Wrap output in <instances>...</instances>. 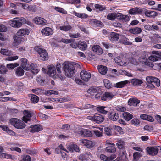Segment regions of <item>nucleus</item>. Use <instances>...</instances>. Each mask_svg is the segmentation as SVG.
Returning <instances> with one entry per match:
<instances>
[{
  "mask_svg": "<svg viewBox=\"0 0 161 161\" xmlns=\"http://www.w3.org/2000/svg\"><path fill=\"white\" fill-rule=\"evenodd\" d=\"M116 109L119 111L124 112L125 110V108L121 106H118L116 107Z\"/></svg>",
  "mask_w": 161,
  "mask_h": 161,
  "instance_id": "64",
  "label": "nucleus"
},
{
  "mask_svg": "<svg viewBox=\"0 0 161 161\" xmlns=\"http://www.w3.org/2000/svg\"><path fill=\"white\" fill-rule=\"evenodd\" d=\"M159 52L153 51L152 52V54L149 57V59L153 61H157L160 59Z\"/></svg>",
  "mask_w": 161,
  "mask_h": 161,
  "instance_id": "10",
  "label": "nucleus"
},
{
  "mask_svg": "<svg viewBox=\"0 0 161 161\" xmlns=\"http://www.w3.org/2000/svg\"><path fill=\"white\" fill-rule=\"evenodd\" d=\"M97 94L95 95L94 97L96 99H101V97L103 95L104 93H103V92L101 91V90L100 91H99L98 92H97L96 93Z\"/></svg>",
  "mask_w": 161,
  "mask_h": 161,
  "instance_id": "50",
  "label": "nucleus"
},
{
  "mask_svg": "<svg viewBox=\"0 0 161 161\" xmlns=\"http://www.w3.org/2000/svg\"><path fill=\"white\" fill-rule=\"evenodd\" d=\"M146 60V61H142V64L149 66L151 68H153L154 64L152 62L149 61L148 60H147V59Z\"/></svg>",
  "mask_w": 161,
  "mask_h": 161,
  "instance_id": "47",
  "label": "nucleus"
},
{
  "mask_svg": "<svg viewBox=\"0 0 161 161\" xmlns=\"http://www.w3.org/2000/svg\"><path fill=\"white\" fill-rule=\"evenodd\" d=\"M129 31L132 34H137L140 33L142 31V30L140 28L136 27V28L131 29Z\"/></svg>",
  "mask_w": 161,
  "mask_h": 161,
  "instance_id": "36",
  "label": "nucleus"
},
{
  "mask_svg": "<svg viewBox=\"0 0 161 161\" xmlns=\"http://www.w3.org/2000/svg\"><path fill=\"white\" fill-rule=\"evenodd\" d=\"M29 33L28 29H21L18 31L17 35L18 36H22L25 35H28Z\"/></svg>",
  "mask_w": 161,
  "mask_h": 161,
  "instance_id": "24",
  "label": "nucleus"
},
{
  "mask_svg": "<svg viewBox=\"0 0 161 161\" xmlns=\"http://www.w3.org/2000/svg\"><path fill=\"white\" fill-rule=\"evenodd\" d=\"M119 115L118 113L114 112L110 113L108 115L109 118L111 120L115 121L119 118Z\"/></svg>",
  "mask_w": 161,
  "mask_h": 161,
  "instance_id": "27",
  "label": "nucleus"
},
{
  "mask_svg": "<svg viewBox=\"0 0 161 161\" xmlns=\"http://www.w3.org/2000/svg\"><path fill=\"white\" fill-rule=\"evenodd\" d=\"M25 20L23 18H14L13 20L9 21L10 25L12 27L19 28L21 26L23 23H25Z\"/></svg>",
  "mask_w": 161,
  "mask_h": 161,
  "instance_id": "3",
  "label": "nucleus"
},
{
  "mask_svg": "<svg viewBox=\"0 0 161 161\" xmlns=\"http://www.w3.org/2000/svg\"><path fill=\"white\" fill-rule=\"evenodd\" d=\"M71 28L72 27L69 25H63L59 27V29L61 30L64 31H69L71 29Z\"/></svg>",
  "mask_w": 161,
  "mask_h": 161,
  "instance_id": "44",
  "label": "nucleus"
},
{
  "mask_svg": "<svg viewBox=\"0 0 161 161\" xmlns=\"http://www.w3.org/2000/svg\"><path fill=\"white\" fill-rule=\"evenodd\" d=\"M128 103L129 105L130 106H137L140 103V101L136 98H132L130 99Z\"/></svg>",
  "mask_w": 161,
  "mask_h": 161,
  "instance_id": "18",
  "label": "nucleus"
},
{
  "mask_svg": "<svg viewBox=\"0 0 161 161\" xmlns=\"http://www.w3.org/2000/svg\"><path fill=\"white\" fill-rule=\"evenodd\" d=\"M0 52L2 54L6 56H10L12 54L11 51L5 49H1Z\"/></svg>",
  "mask_w": 161,
  "mask_h": 161,
  "instance_id": "38",
  "label": "nucleus"
},
{
  "mask_svg": "<svg viewBox=\"0 0 161 161\" xmlns=\"http://www.w3.org/2000/svg\"><path fill=\"white\" fill-rule=\"evenodd\" d=\"M34 49L39 54L40 59L42 60H45L46 59H47L48 55L45 50L40 48L38 46L35 47Z\"/></svg>",
  "mask_w": 161,
  "mask_h": 161,
  "instance_id": "4",
  "label": "nucleus"
},
{
  "mask_svg": "<svg viewBox=\"0 0 161 161\" xmlns=\"http://www.w3.org/2000/svg\"><path fill=\"white\" fill-rule=\"evenodd\" d=\"M80 142L88 148H91L94 145L93 143L90 140L86 139H82L80 141Z\"/></svg>",
  "mask_w": 161,
  "mask_h": 161,
  "instance_id": "11",
  "label": "nucleus"
},
{
  "mask_svg": "<svg viewBox=\"0 0 161 161\" xmlns=\"http://www.w3.org/2000/svg\"><path fill=\"white\" fill-rule=\"evenodd\" d=\"M130 82L128 80H125L117 83L115 87L117 88H122L124 87L126 84L129 83Z\"/></svg>",
  "mask_w": 161,
  "mask_h": 161,
  "instance_id": "29",
  "label": "nucleus"
},
{
  "mask_svg": "<svg viewBox=\"0 0 161 161\" xmlns=\"http://www.w3.org/2000/svg\"><path fill=\"white\" fill-rule=\"evenodd\" d=\"M133 156L134 158L136 160H137L141 157L142 155L139 152H136L134 153Z\"/></svg>",
  "mask_w": 161,
  "mask_h": 161,
  "instance_id": "54",
  "label": "nucleus"
},
{
  "mask_svg": "<svg viewBox=\"0 0 161 161\" xmlns=\"http://www.w3.org/2000/svg\"><path fill=\"white\" fill-rule=\"evenodd\" d=\"M78 47L81 50H85L87 47V45L84 42H81L78 45Z\"/></svg>",
  "mask_w": 161,
  "mask_h": 161,
  "instance_id": "46",
  "label": "nucleus"
},
{
  "mask_svg": "<svg viewBox=\"0 0 161 161\" xmlns=\"http://www.w3.org/2000/svg\"><path fill=\"white\" fill-rule=\"evenodd\" d=\"M11 156L8 154H6L4 153H0V158H9L11 157Z\"/></svg>",
  "mask_w": 161,
  "mask_h": 161,
  "instance_id": "53",
  "label": "nucleus"
},
{
  "mask_svg": "<svg viewBox=\"0 0 161 161\" xmlns=\"http://www.w3.org/2000/svg\"><path fill=\"white\" fill-rule=\"evenodd\" d=\"M104 130L105 135L108 136H111L112 134V132L110 128L108 127H106L104 128Z\"/></svg>",
  "mask_w": 161,
  "mask_h": 161,
  "instance_id": "39",
  "label": "nucleus"
},
{
  "mask_svg": "<svg viewBox=\"0 0 161 161\" xmlns=\"http://www.w3.org/2000/svg\"><path fill=\"white\" fill-rule=\"evenodd\" d=\"M68 148L69 151L72 152H73L74 150L75 152H79L80 151V149L78 146L74 144H72L69 145Z\"/></svg>",
  "mask_w": 161,
  "mask_h": 161,
  "instance_id": "22",
  "label": "nucleus"
},
{
  "mask_svg": "<svg viewBox=\"0 0 161 161\" xmlns=\"http://www.w3.org/2000/svg\"><path fill=\"white\" fill-rule=\"evenodd\" d=\"M28 10L29 11L31 12H35L36 10V7L35 5H30L29 6Z\"/></svg>",
  "mask_w": 161,
  "mask_h": 161,
  "instance_id": "62",
  "label": "nucleus"
},
{
  "mask_svg": "<svg viewBox=\"0 0 161 161\" xmlns=\"http://www.w3.org/2000/svg\"><path fill=\"white\" fill-rule=\"evenodd\" d=\"M34 22L37 25H44L46 24L47 21L44 18L36 17L33 19Z\"/></svg>",
  "mask_w": 161,
  "mask_h": 161,
  "instance_id": "9",
  "label": "nucleus"
},
{
  "mask_svg": "<svg viewBox=\"0 0 161 161\" xmlns=\"http://www.w3.org/2000/svg\"><path fill=\"white\" fill-rule=\"evenodd\" d=\"M142 9L135 7L130 9L129 11V13L131 15L140 14L142 13Z\"/></svg>",
  "mask_w": 161,
  "mask_h": 161,
  "instance_id": "13",
  "label": "nucleus"
},
{
  "mask_svg": "<svg viewBox=\"0 0 161 161\" xmlns=\"http://www.w3.org/2000/svg\"><path fill=\"white\" fill-rule=\"evenodd\" d=\"M30 66V69H31V70L30 69L29 70L33 74H36L38 72V70L37 69L36 67L37 66L36 65L34 64H31Z\"/></svg>",
  "mask_w": 161,
  "mask_h": 161,
  "instance_id": "33",
  "label": "nucleus"
},
{
  "mask_svg": "<svg viewBox=\"0 0 161 161\" xmlns=\"http://www.w3.org/2000/svg\"><path fill=\"white\" fill-rule=\"evenodd\" d=\"M95 7L97 9H98L99 11H103L105 9V7H103L102 5L99 4H96L95 5Z\"/></svg>",
  "mask_w": 161,
  "mask_h": 161,
  "instance_id": "58",
  "label": "nucleus"
},
{
  "mask_svg": "<svg viewBox=\"0 0 161 161\" xmlns=\"http://www.w3.org/2000/svg\"><path fill=\"white\" fill-rule=\"evenodd\" d=\"M85 130V129L79 128L77 130L75 131L76 134H78L80 136L83 137Z\"/></svg>",
  "mask_w": 161,
  "mask_h": 161,
  "instance_id": "43",
  "label": "nucleus"
},
{
  "mask_svg": "<svg viewBox=\"0 0 161 161\" xmlns=\"http://www.w3.org/2000/svg\"><path fill=\"white\" fill-rule=\"evenodd\" d=\"M14 44L15 46H17L19 44H20L23 39L21 37H19L17 36H14Z\"/></svg>",
  "mask_w": 161,
  "mask_h": 161,
  "instance_id": "37",
  "label": "nucleus"
},
{
  "mask_svg": "<svg viewBox=\"0 0 161 161\" xmlns=\"http://www.w3.org/2000/svg\"><path fill=\"white\" fill-rule=\"evenodd\" d=\"M110 145L107 146L105 149V151L109 153H114L116 151V149L114 147L115 145L114 143H107Z\"/></svg>",
  "mask_w": 161,
  "mask_h": 161,
  "instance_id": "26",
  "label": "nucleus"
},
{
  "mask_svg": "<svg viewBox=\"0 0 161 161\" xmlns=\"http://www.w3.org/2000/svg\"><path fill=\"white\" fill-rule=\"evenodd\" d=\"M145 15L149 17H154L155 16L157 15V13L155 11H149L146 10L145 12Z\"/></svg>",
  "mask_w": 161,
  "mask_h": 161,
  "instance_id": "31",
  "label": "nucleus"
},
{
  "mask_svg": "<svg viewBox=\"0 0 161 161\" xmlns=\"http://www.w3.org/2000/svg\"><path fill=\"white\" fill-rule=\"evenodd\" d=\"M104 84L105 86L108 89H109L111 87L112 84L109 80L105 79L104 80Z\"/></svg>",
  "mask_w": 161,
  "mask_h": 161,
  "instance_id": "45",
  "label": "nucleus"
},
{
  "mask_svg": "<svg viewBox=\"0 0 161 161\" xmlns=\"http://www.w3.org/2000/svg\"><path fill=\"white\" fill-rule=\"evenodd\" d=\"M63 70L66 76L70 77L73 75L75 70L73 65L68 62H65L62 64Z\"/></svg>",
  "mask_w": 161,
  "mask_h": 161,
  "instance_id": "1",
  "label": "nucleus"
},
{
  "mask_svg": "<svg viewBox=\"0 0 161 161\" xmlns=\"http://www.w3.org/2000/svg\"><path fill=\"white\" fill-rule=\"evenodd\" d=\"M23 68L19 67L16 69L15 73L17 76H21L23 75L24 73V71Z\"/></svg>",
  "mask_w": 161,
  "mask_h": 161,
  "instance_id": "34",
  "label": "nucleus"
},
{
  "mask_svg": "<svg viewBox=\"0 0 161 161\" xmlns=\"http://www.w3.org/2000/svg\"><path fill=\"white\" fill-rule=\"evenodd\" d=\"M30 131L32 132H38L42 130V127L39 125H31Z\"/></svg>",
  "mask_w": 161,
  "mask_h": 161,
  "instance_id": "25",
  "label": "nucleus"
},
{
  "mask_svg": "<svg viewBox=\"0 0 161 161\" xmlns=\"http://www.w3.org/2000/svg\"><path fill=\"white\" fill-rule=\"evenodd\" d=\"M41 32L43 35L46 36L51 35L53 33L52 29L49 27H47L43 29L42 30Z\"/></svg>",
  "mask_w": 161,
  "mask_h": 161,
  "instance_id": "17",
  "label": "nucleus"
},
{
  "mask_svg": "<svg viewBox=\"0 0 161 161\" xmlns=\"http://www.w3.org/2000/svg\"><path fill=\"white\" fill-rule=\"evenodd\" d=\"M92 136V134L91 132L90 131L87 130L85 129L84 131L83 137H91Z\"/></svg>",
  "mask_w": 161,
  "mask_h": 161,
  "instance_id": "55",
  "label": "nucleus"
},
{
  "mask_svg": "<svg viewBox=\"0 0 161 161\" xmlns=\"http://www.w3.org/2000/svg\"><path fill=\"white\" fill-rule=\"evenodd\" d=\"M69 36L72 38H76L80 37V35L79 33L76 34H72L71 33H69Z\"/></svg>",
  "mask_w": 161,
  "mask_h": 161,
  "instance_id": "61",
  "label": "nucleus"
},
{
  "mask_svg": "<svg viewBox=\"0 0 161 161\" xmlns=\"http://www.w3.org/2000/svg\"><path fill=\"white\" fill-rule=\"evenodd\" d=\"M97 94L95 95L94 97L96 99H101V97L103 95L104 93H103V92L101 91V90L100 91H99L98 92H97L96 93Z\"/></svg>",
  "mask_w": 161,
  "mask_h": 161,
  "instance_id": "48",
  "label": "nucleus"
},
{
  "mask_svg": "<svg viewBox=\"0 0 161 161\" xmlns=\"http://www.w3.org/2000/svg\"><path fill=\"white\" fill-rule=\"evenodd\" d=\"M92 49L94 53L98 55H100L103 53V50L99 45L94 46L92 47Z\"/></svg>",
  "mask_w": 161,
  "mask_h": 161,
  "instance_id": "21",
  "label": "nucleus"
},
{
  "mask_svg": "<svg viewBox=\"0 0 161 161\" xmlns=\"http://www.w3.org/2000/svg\"><path fill=\"white\" fill-rule=\"evenodd\" d=\"M107 108V107L102 106L97 107L96 109L100 113L103 114H106L108 112Z\"/></svg>",
  "mask_w": 161,
  "mask_h": 161,
  "instance_id": "32",
  "label": "nucleus"
},
{
  "mask_svg": "<svg viewBox=\"0 0 161 161\" xmlns=\"http://www.w3.org/2000/svg\"><path fill=\"white\" fill-rule=\"evenodd\" d=\"M146 80L147 82H153V83H155V85L158 87L160 85V81L156 77H153L148 76L146 77Z\"/></svg>",
  "mask_w": 161,
  "mask_h": 161,
  "instance_id": "8",
  "label": "nucleus"
},
{
  "mask_svg": "<svg viewBox=\"0 0 161 161\" xmlns=\"http://www.w3.org/2000/svg\"><path fill=\"white\" fill-rule=\"evenodd\" d=\"M124 119L126 121L130 120L133 117V115L128 112L124 113L123 114Z\"/></svg>",
  "mask_w": 161,
  "mask_h": 161,
  "instance_id": "35",
  "label": "nucleus"
},
{
  "mask_svg": "<svg viewBox=\"0 0 161 161\" xmlns=\"http://www.w3.org/2000/svg\"><path fill=\"white\" fill-rule=\"evenodd\" d=\"M97 94L95 95L94 97L96 99H101V97L103 95L104 93H103V92L101 91V90L100 91H99L98 92H97L96 93Z\"/></svg>",
  "mask_w": 161,
  "mask_h": 161,
  "instance_id": "49",
  "label": "nucleus"
},
{
  "mask_svg": "<svg viewBox=\"0 0 161 161\" xmlns=\"http://www.w3.org/2000/svg\"><path fill=\"white\" fill-rule=\"evenodd\" d=\"M159 149V148L156 147H148L147 148V151L148 153L152 155H155L157 154Z\"/></svg>",
  "mask_w": 161,
  "mask_h": 161,
  "instance_id": "14",
  "label": "nucleus"
},
{
  "mask_svg": "<svg viewBox=\"0 0 161 161\" xmlns=\"http://www.w3.org/2000/svg\"><path fill=\"white\" fill-rule=\"evenodd\" d=\"M81 79L85 81H87L91 77L90 73L85 70L81 71L80 74Z\"/></svg>",
  "mask_w": 161,
  "mask_h": 161,
  "instance_id": "6",
  "label": "nucleus"
},
{
  "mask_svg": "<svg viewBox=\"0 0 161 161\" xmlns=\"http://www.w3.org/2000/svg\"><path fill=\"white\" fill-rule=\"evenodd\" d=\"M119 36H122L121 35L115 32H112L109 37V40L111 41H117L119 37Z\"/></svg>",
  "mask_w": 161,
  "mask_h": 161,
  "instance_id": "23",
  "label": "nucleus"
},
{
  "mask_svg": "<svg viewBox=\"0 0 161 161\" xmlns=\"http://www.w3.org/2000/svg\"><path fill=\"white\" fill-rule=\"evenodd\" d=\"M19 65V64L17 63L14 64H7V67L9 69H12L15 67L18 66Z\"/></svg>",
  "mask_w": 161,
  "mask_h": 161,
  "instance_id": "41",
  "label": "nucleus"
},
{
  "mask_svg": "<svg viewBox=\"0 0 161 161\" xmlns=\"http://www.w3.org/2000/svg\"><path fill=\"white\" fill-rule=\"evenodd\" d=\"M140 122L139 120L136 119H133L131 121V124L135 125H139Z\"/></svg>",
  "mask_w": 161,
  "mask_h": 161,
  "instance_id": "59",
  "label": "nucleus"
},
{
  "mask_svg": "<svg viewBox=\"0 0 161 161\" xmlns=\"http://www.w3.org/2000/svg\"><path fill=\"white\" fill-rule=\"evenodd\" d=\"M113 128L119 132L120 134H123V132L122 131V129L121 127L119 126H114Z\"/></svg>",
  "mask_w": 161,
  "mask_h": 161,
  "instance_id": "56",
  "label": "nucleus"
},
{
  "mask_svg": "<svg viewBox=\"0 0 161 161\" xmlns=\"http://www.w3.org/2000/svg\"><path fill=\"white\" fill-rule=\"evenodd\" d=\"M108 19L110 20H114L115 18V13L109 14L107 16Z\"/></svg>",
  "mask_w": 161,
  "mask_h": 161,
  "instance_id": "57",
  "label": "nucleus"
},
{
  "mask_svg": "<svg viewBox=\"0 0 161 161\" xmlns=\"http://www.w3.org/2000/svg\"><path fill=\"white\" fill-rule=\"evenodd\" d=\"M104 120V117L98 114H95L94 115V121L97 123H100Z\"/></svg>",
  "mask_w": 161,
  "mask_h": 161,
  "instance_id": "16",
  "label": "nucleus"
},
{
  "mask_svg": "<svg viewBox=\"0 0 161 161\" xmlns=\"http://www.w3.org/2000/svg\"><path fill=\"white\" fill-rule=\"evenodd\" d=\"M18 57L17 56H11L8 57L6 58V60L9 61H12L16 60L18 59Z\"/></svg>",
  "mask_w": 161,
  "mask_h": 161,
  "instance_id": "63",
  "label": "nucleus"
},
{
  "mask_svg": "<svg viewBox=\"0 0 161 161\" xmlns=\"http://www.w3.org/2000/svg\"><path fill=\"white\" fill-rule=\"evenodd\" d=\"M23 113L24 115L22 118L23 121L26 123H27L28 121L30 122L31 120L30 118L32 115L31 112L27 110H24Z\"/></svg>",
  "mask_w": 161,
  "mask_h": 161,
  "instance_id": "7",
  "label": "nucleus"
},
{
  "mask_svg": "<svg viewBox=\"0 0 161 161\" xmlns=\"http://www.w3.org/2000/svg\"><path fill=\"white\" fill-rule=\"evenodd\" d=\"M114 97L113 94L109 92H106L101 97V100L105 101L108 99H111Z\"/></svg>",
  "mask_w": 161,
  "mask_h": 161,
  "instance_id": "19",
  "label": "nucleus"
},
{
  "mask_svg": "<svg viewBox=\"0 0 161 161\" xmlns=\"http://www.w3.org/2000/svg\"><path fill=\"white\" fill-rule=\"evenodd\" d=\"M8 70L5 66L2 65H0V73L4 74L7 72Z\"/></svg>",
  "mask_w": 161,
  "mask_h": 161,
  "instance_id": "51",
  "label": "nucleus"
},
{
  "mask_svg": "<svg viewBox=\"0 0 161 161\" xmlns=\"http://www.w3.org/2000/svg\"><path fill=\"white\" fill-rule=\"evenodd\" d=\"M100 88L97 87H93L90 88L88 90L87 92L92 96L94 95L95 93H96L97 92L100 91Z\"/></svg>",
  "mask_w": 161,
  "mask_h": 161,
  "instance_id": "20",
  "label": "nucleus"
},
{
  "mask_svg": "<svg viewBox=\"0 0 161 161\" xmlns=\"http://www.w3.org/2000/svg\"><path fill=\"white\" fill-rule=\"evenodd\" d=\"M21 66L22 68L26 70H29L30 69L29 64L27 63V60L25 58H22L21 59Z\"/></svg>",
  "mask_w": 161,
  "mask_h": 161,
  "instance_id": "12",
  "label": "nucleus"
},
{
  "mask_svg": "<svg viewBox=\"0 0 161 161\" xmlns=\"http://www.w3.org/2000/svg\"><path fill=\"white\" fill-rule=\"evenodd\" d=\"M99 72L102 75L106 74L107 71V68L106 67L103 65H100L98 68Z\"/></svg>",
  "mask_w": 161,
  "mask_h": 161,
  "instance_id": "30",
  "label": "nucleus"
},
{
  "mask_svg": "<svg viewBox=\"0 0 161 161\" xmlns=\"http://www.w3.org/2000/svg\"><path fill=\"white\" fill-rule=\"evenodd\" d=\"M7 31V28L3 25H0V32H5Z\"/></svg>",
  "mask_w": 161,
  "mask_h": 161,
  "instance_id": "60",
  "label": "nucleus"
},
{
  "mask_svg": "<svg viewBox=\"0 0 161 161\" xmlns=\"http://www.w3.org/2000/svg\"><path fill=\"white\" fill-rule=\"evenodd\" d=\"M131 83L133 85L137 86H141L143 83V82L140 80L133 79L131 80Z\"/></svg>",
  "mask_w": 161,
  "mask_h": 161,
  "instance_id": "28",
  "label": "nucleus"
},
{
  "mask_svg": "<svg viewBox=\"0 0 161 161\" xmlns=\"http://www.w3.org/2000/svg\"><path fill=\"white\" fill-rule=\"evenodd\" d=\"M125 142L121 140H119L116 144V145L119 149H122L124 148Z\"/></svg>",
  "mask_w": 161,
  "mask_h": 161,
  "instance_id": "40",
  "label": "nucleus"
},
{
  "mask_svg": "<svg viewBox=\"0 0 161 161\" xmlns=\"http://www.w3.org/2000/svg\"><path fill=\"white\" fill-rule=\"evenodd\" d=\"M115 61L117 64L122 66H125L126 64L127 61L125 56L121 55L115 58Z\"/></svg>",
  "mask_w": 161,
  "mask_h": 161,
  "instance_id": "5",
  "label": "nucleus"
},
{
  "mask_svg": "<svg viewBox=\"0 0 161 161\" xmlns=\"http://www.w3.org/2000/svg\"><path fill=\"white\" fill-rule=\"evenodd\" d=\"M9 122L11 125L18 129H23L26 126V125L22 120L17 118H11Z\"/></svg>",
  "mask_w": 161,
  "mask_h": 161,
  "instance_id": "2",
  "label": "nucleus"
},
{
  "mask_svg": "<svg viewBox=\"0 0 161 161\" xmlns=\"http://www.w3.org/2000/svg\"><path fill=\"white\" fill-rule=\"evenodd\" d=\"M39 100V97L36 95H32L31 97V102L33 103H37Z\"/></svg>",
  "mask_w": 161,
  "mask_h": 161,
  "instance_id": "42",
  "label": "nucleus"
},
{
  "mask_svg": "<svg viewBox=\"0 0 161 161\" xmlns=\"http://www.w3.org/2000/svg\"><path fill=\"white\" fill-rule=\"evenodd\" d=\"M123 40L120 41L121 43L126 45H130L132 43L128 41L127 39L125 37H123Z\"/></svg>",
  "mask_w": 161,
  "mask_h": 161,
  "instance_id": "52",
  "label": "nucleus"
},
{
  "mask_svg": "<svg viewBox=\"0 0 161 161\" xmlns=\"http://www.w3.org/2000/svg\"><path fill=\"white\" fill-rule=\"evenodd\" d=\"M48 69L47 74H49L50 76L52 77H54L56 73L55 67L52 65H49L47 66Z\"/></svg>",
  "mask_w": 161,
  "mask_h": 161,
  "instance_id": "15",
  "label": "nucleus"
}]
</instances>
